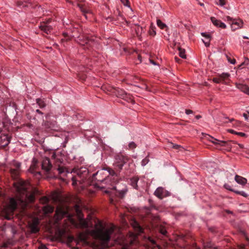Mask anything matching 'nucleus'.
I'll list each match as a JSON object with an SVG mask.
<instances>
[{"label":"nucleus","instance_id":"1","mask_svg":"<svg viewBox=\"0 0 249 249\" xmlns=\"http://www.w3.org/2000/svg\"><path fill=\"white\" fill-rule=\"evenodd\" d=\"M16 190L18 193V200L24 206L28 203H32L35 200V193L29 189V184L23 180H20L14 183Z\"/></svg>","mask_w":249,"mask_h":249},{"label":"nucleus","instance_id":"2","mask_svg":"<svg viewBox=\"0 0 249 249\" xmlns=\"http://www.w3.org/2000/svg\"><path fill=\"white\" fill-rule=\"evenodd\" d=\"M114 230V226L104 227L101 221L96 224L95 229L91 231L92 236L102 241L105 246H108L111 235Z\"/></svg>","mask_w":249,"mask_h":249},{"label":"nucleus","instance_id":"3","mask_svg":"<svg viewBox=\"0 0 249 249\" xmlns=\"http://www.w3.org/2000/svg\"><path fill=\"white\" fill-rule=\"evenodd\" d=\"M88 175V171L86 169L81 168L76 172V175H72L71 177L72 181V185L75 186L77 184V182L80 184L83 183L87 179Z\"/></svg>","mask_w":249,"mask_h":249},{"label":"nucleus","instance_id":"4","mask_svg":"<svg viewBox=\"0 0 249 249\" xmlns=\"http://www.w3.org/2000/svg\"><path fill=\"white\" fill-rule=\"evenodd\" d=\"M17 202L14 198H11L10 199L9 204L4 209V212L5 214V217L7 219H10L11 217L13 215L14 211L17 208Z\"/></svg>","mask_w":249,"mask_h":249},{"label":"nucleus","instance_id":"5","mask_svg":"<svg viewBox=\"0 0 249 249\" xmlns=\"http://www.w3.org/2000/svg\"><path fill=\"white\" fill-rule=\"evenodd\" d=\"M127 157L119 153L115 156V162L114 163V166L118 168L119 171H120L124 165L127 161Z\"/></svg>","mask_w":249,"mask_h":249},{"label":"nucleus","instance_id":"6","mask_svg":"<svg viewBox=\"0 0 249 249\" xmlns=\"http://www.w3.org/2000/svg\"><path fill=\"white\" fill-rule=\"evenodd\" d=\"M102 173V171L97 172L96 174H94L93 175V178L94 179L96 180L97 181L96 184L99 185V187L104 188L106 187V186H104L103 184L107 183L111 179L109 178H107L106 176L104 178H101L100 177V175H101Z\"/></svg>","mask_w":249,"mask_h":249},{"label":"nucleus","instance_id":"7","mask_svg":"<svg viewBox=\"0 0 249 249\" xmlns=\"http://www.w3.org/2000/svg\"><path fill=\"white\" fill-rule=\"evenodd\" d=\"M57 170L58 171V178L63 181H65V178L67 177L68 174L71 173V172H70L68 169L63 166L59 165Z\"/></svg>","mask_w":249,"mask_h":249},{"label":"nucleus","instance_id":"8","mask_svg":"<svg viewBox=\"0 0 249 249\" xmlns=\"http://www.w3.org/2000/svg\"><path fill=\"white\" fill-rule=\"evenodd\" d=\"M115 181L116 180L114 178H113V180L111 181V186L112 188L111 189L112 190V191H115V192L113 193L114 194L115 196L120 198H123L126 193L127 190L125 188H124L121 190H118L117 187L114 185Z\"/></svg>","mask_w":249,"mask_h":249},{"label":"nucleus","instance_id":"9","mask_svg":"<svg viewBox=\"0 0 249 249\" xmlns=\"http://www.w3.org/2000/svg\"><path fill=\"white\" fill-rule=\"evenodd\" d=\"M230 75V74L228 73H222L221 74H218L216 77H214L213 80L216 83H225L226 80L229 79Z\"/></svg>","mask_w":249,"mask_h":249},{"label":"nucleus","instance_id":"10","mask_svg":"<svg viewBox=\"0 0 249 249\" xmlns=\"http://www.w3.org/2000/svg\"><path fill=\"white\" fill-rule=\"evenodd\" d=\"M50 21V20H49L46 22H41L39 26V28L40 30L46 34H50L53 30V27L51 26L48 25Z\"/></svg>","mask_w":249,"mask_h":249},{"label":"nucleus","instance_id":"11","mask_svg":"<svg viewBox=\"0 0 249 249\" xmlns=\"http://www.w3.org/2000/svg\"><path fill=\"white\" fill-rule=\"evenodd\" d=\"M10 141V137L7 135L3 134L0 136V148H3L8 145Z\"/></svg>","mask_w":249,"mask_h":249},{"label":"nucleus","instance_id":"12","mask_svg":"<svg viewBox=\"0 0 249 249\" xmlns=\"http://www.w3.org/2000/svg\"><path fill=\"white\" fill-rule=\"evenodd\" d=\"M154 194L158 197L162 199L169 195V193L162 187L158 188L155 191Z\"/></svg>","mask_w":249,"mask_h":249},{"label":"nucleus","instance_id":"13","mask_svg":"<svg viewBox=\"0 0 249 249\" xmlns=\"http://www.w3.org/2000/svg\"><path fill=\"white\" fill-rule=\"evenodd\" d=\"M226 18L228 21L231 22V28L233 30H236L238 28H240L242 25L243 22L241 20H236L232 19L229 16H227Z\"/></svg>","mask_w":249,"mask_h":249},{"label":"nucleus","instance_id":"14","mask_svg":"<svg viewBox=\"0 0 249 249\" xmlns=\"http://www.w3.org/2000/svg\"><path fill=\"white\" fill-rule=\"evenodd\" d=\"M14 168H11L10 173L13 178L18 177L19 174V170L20 167V163L18 162H15L14 163Z\"/></svg>","mask_w":249,"mask_h":249},{"label":"nucleus","instance_id":"15","mask_svg":"<svg viewBox=\"0 0 249 249\" xmlns=\"http://www.w3.org/2000/svg\"><path fill=\"white\" fill-rule=\"evenodd\" d=\"M39 221L37 219H34L29 224V228L32 233H37L39 231L38 227Z\"/></svg>","mask_w":249,"mask_h":249},{"label":"nucleus","instance_id":"16","mask_svg":"<svg viewBox=\"0 0 249 249\" xmlns=\"http://www.w3.org/2000/svg\"><path fill=\"white\" fill-rule=\"evenodd\" d=\"M29 171L37 179L41 178V173L39 171H36V163H33L30 166Z\"/></svg>","mask_w":249,"mask_h":249},{"label":"nucleus","instance_id":"17","mask_svg":"<svg viewBox=\"0 0 249 249\" xmlns=\"http://www.w3.org/2000/svg\"><path fill=\"white\" fill-rule=\"evenodd\" d=\"M146 244L149 249H160V247L158 245L155 240L151 237H148Z\"/></svg>","mask_w":249,"mask_h":249},{"label":"nucleus","instance_id":"18","mask_svg":"<svg viewBox=\"0 0 249 249\" xmlns=\"http://www.w3.org/2000/svg\"><path fill=\"white\" fill-rule=\"evenodd\" d=\"M206 138L215 144H219L221 146H225L227 144V142L219 141L209 135H207L206 136Z\"/></svg>","mask_w":249,"mask_h":249},{"label":"nucleus","instance_id":"19","mask_svg":"<svg viewBox=\"0 0 249 249\" xmlns=\"http://www.w3.org/2000/svg\"><path fill=\"white\" fill-rule=\"evenodd\" d=\"M52 167V164L49 158H45L42 163V168L47 172L49 171Z\"/></svg>","mask_w":249,"mask_h":249},{"label":"nucleus","instance_id":"20","mask_svg":"<svg viewBox=\"0 0 249 249\" xmlns=\"http://www.w3.org/2000/svg\"><path fill=\"white\" fill-rule=\"evenodd\" d=\"M211 19L213 25H215V26L220 27L222 29L226 28V25H225V24L222 22L220 20L217 19L214 17H211Z\"/></svg>","mask_w":249,"mask_h":249},{"label":"nucleus","instance_id":"21","mask_svg":"<svg viewBox=\"0 0 249 249\" xmlns=\"http://www.w3.org/2000/svg\"><path fill=\"white\" fill-rule=\"evenodd\" d=\"M55 122H50L48 120H43V125L46 128L55 129Z\"/></svg>","mask_w":249,"mask_h":249},{"label":"nucleus","instance_id":"22","mask_svg":"<svg viewBox=\"0 0 249 249\" xmlns=\"http://www.w3.org/2000/svg\"><path fill=\"white\" fill-rule=\"evenodd\" d=\"M236 87L242 91L249 95V87L247 85L242 84H236Z\"/></svg>","mask_w":249,"mask_h":249},{"label":"nucleus","instance_id":"23","mask_svg":"<svg viewBox=\"0 0 249 249\" xmlns=\"http://www.w3.org/2000/svg\"><path fill=\"white\" fill-rule=\"evenodd\" d=\"M66 214V212L60 208L57 209L55 211V215L58 219H62Z\"/></svg>","mask_w":249,"mask_h":249},{"label":"nucleus","instance_id":"24","mask_svg":"<svg viewBox=\"0 0 249 249\" xmlns=\"http://www.w3.org/2000/svg\"><path fill=\"white\" fill-rule=\"evenodd\" d=\"M235 180L241 185H245L247 183V179L246 178L237 175L235 177Z\"/></svg>","mask_w":249,"mask_h":249},{"label":"nucleus","instance_id":"25","mask_svg":"<svg viewBox=\"0 0 249 249\" xmlns=\"http://www.w3.org/2000/svg\"><path fill=\"white\" fill-rule=\"evenodd\" d=\"M78 6L80 9L81 11L85 15L86 18H87L86 14L90 12V10L87 8V5H86L85 4L79 3Z\"/></svg>","mask_w":249,"mask_h":249},{"label":"nucleus","instance_id":"26","mask_svg":"<svg viewBox=\"0 0 249 249\" xmlns=\"http://www.w3.org/2000/svg\"><path fill=\"white\" fill-rule=\"evenodd\" d=\"M114 93L118 97L122 99L124 97V96H125V95L126 92L123 89L118 88L115 89Z\"/></svg>","mask_w":249,"mask_h":249},{"label":"nucleus","instance_id":"27","mask_svg":"<svg viewBox=\"0 0 249 249\" xmlns=\"http://www.w3.org/2000/svg\"><path fill=\"white\" fill-rule=\"evenodd\" d=\"M139 179V178L137 177H133L130 179V184L134 189H138L137 183Z\"/></svg>","mask_w":249,"mask_h":249},{"label":"nucleus","instance_id":"28","mask_svg":"<svg viewBox=\"0 0 249 249\" xmlns=\"http://www.w3.org/2000/svg\"><path fill=\"white\" fill-rule=\"evenodd\" d=\"M157 24L159 27H160L161 29H165L166 30L168 29L167 26L165 24L163 23L160 19H157Z\"/></svg>","mask_w":249,"mask_h":249},{"label":"nucleus","instance_id":"29","mask_svg":"<svg viewBox=\"0 0 249 249\" xmlns=\"http://www.w3.org/2000/svg\"><path fill=\"white\" fill-rule=\"evenodd\" d=\"M54 208L52 206L47 205L44 207V211L45 213H51L53 212Z\"/></svg>","mask_w":249,"mask_h":249},{"label":"nucleus","instance_id":"30","mask_svg":"<svg viewBox=\"0 0 249 249\" xmlns=\"http://www.w3.org/2000/svg\"><path fill=\"white\" fill-rule=\"evenodd\" d=\"M36 102L37 105L39 106L40 108H42L46 107V104L44 102V101L40 98H37L36 99Z\"/></svg>","mask_w":249,"mask_h":249},{"label":"nucleus","instance_id":"31","mask_svg":"<svg viewBox=\"0 0 249 249\" xmlns=\"http://www.w3.org/2000/svg\"><path fill=\"white\" fill-rule=\"evenodd\" d=\"M125 96H124V97L122 98L123 99L129 103L134 102L133 99H132V96L130 94L125 93Z\"/></svg>","mask_w":249,"mask_h":249},{"label":"nucleus","instance_id":"32","mask_svg":"<svg viewBox=\"0 0 249 249\" xmlns=\"http://www.w3.org/2000/svg\"><path fill=\"white\" fill-rule=\"evenodd\" d=\"M178 50L179 51V55L180 57H181L182 58H186V55H185V51L184 49H183L179 47H178Z\"/></svg>","mask_w":249,"mask_h":249},{"label":"nucleus","instance_id":"33","mask_svg":"<svg viewBox=\"0 0 249 249\" xmlns=\"http://www.w3.org/2000/svg\"><path fill=\"white\" fill-rule=\"evenodd\" d=\"M80 223L81 227L83 228H88L89 227L88 222L84 219L80 221Z\"/></svg>","mask_w":249,"mask_h":249},{"label":"nucleus","instance_id":"34","mask_svg":"<svg viewBox=\"0 0 249 249\" xmlns=\"http://www.w3.org/2000/svg\"><path fill=\"white\" fill-rule=\"evenodd\" d=\"M49 201V198L47 196H43L40 199V202L43 204L48 203Z\"/></svg>","mask_w":249,"mask_h":249},{"label":"nucleus","instance_id":"35","mask_svg":"<svg viewBox=\"0 0 249 249\" xmlns=\"http://www.w3.org/2000/svg\"><path fill=\"white\" fill-rule=\"evenodd\" d=\"M134 228L136 229V230L138 231L139 232H142L143 231L142 228L139 225V224L136 222L134 221Z\"/></svg>","mask_w":249,"mask_h":249},{"label":"nucleus","instance_id":"36","mask_svg":"<svg viewBox=\"0 0 249 249\" xmlns=\"http://www.w3.org/2000/svg\"><path fill=\"white\" fill-rule=\"evenodd\" d=\"M90 42H92V40L91 39H89L88 38H86L83 42H81L80 44L82 45H85V44H87V47H88L89 46H90Z\"/></svg>","mask_w":249,"mask_h":249},{"label":"nucleus","instance_id":"37","mask_svg":"<svg viewBox=\"0 0 249 249\" xmlns=\"http://www.w3.org/2000/svg\"><path fill=\"white\" fill-rule=\"evenodd\" d=\"M230 121L232 123V124L234 126L236 127L240 125V122L234 120L233 119L230 120Z\"/></svg>","mask_w":249,"mask_h":249},{"label":"nucleus","instance_id":"38","mask_svg":"<svg viewBox=\"0 0 249 249\" xmlns=\"http://www.w3.org/2000/svg\"><path fill=\"white\" fill-rule=\"evenodd\" d=\"M108 172L109 173V174L112 177H113V176H117V174L116 173V172L114 171V170L111 169V168H108Z\"/></svg>","mask_w":249,"mask_h":249},{"label":"nucleus","instance_id":"39","mask_svg":"<svg viewBox=\"0 0 249 249\" xmlns=\"http://www.w3.org/2000/svg\"><path fill=\"white\" fill-rule=\"evenodd\" d=\"M149 161V160L148 158V157L145 158L142 161V166H145V165H146L148 163Z\"/></svg>","mask_w":249,"mask_h":249},{"label":"nucleus","instance_id":"40","mask_svg":"<svg viewBox=\"0 0 249 249\" xmlns=\"http://www.w3.org/2000/svg\"><path fill=\"white\" fill-rule=\"evenodd\" d=\"M129 149H134L136 147V144L134 142H131L128 144Z\"/></svg>","mask_w":249,"mask_h":249},{"label":"nucleus","instance_id":"41","mask_svg":"<svg viewBox=\"0 0 249 249\" xmlns=\"http://www.w3.org/2000/svg\"><path fill=\"white\" fill-rule=\"evenodd\" d=\"M227 60L229 62H230L231 64H234L236 62V60L235 59H231L230 57H229L228 56H227Z\"/></svg>","mask_w":249,"mask_h":249},{"label":"nucleus","instance_id":"42","mask_svg":"<svg viewBox=\"0 0 249 249\" xmlns=\"http://www.w3.org/2000/svg\"><path fill=\"white\" fill-rule=\"evenodd\" d=\"M160 231L162 234L164 235H166L167 234V231L164 228H161L160 230Z\"/></svg>","mask_w":249,"mask_h":249},{"label":"nucleus","instance_id":"43","mask_svg":"<svg viewBox=\"0 0 249 249\" xmlns=\"http://www.w3.org/2000/svg\"><path fill=\"white\" fill-rule=\"evenodd\" d=\"M121 1L124 6H129L128 0H121Z\"/></svg>","mask_w":249,"mask_h":249},{"label":"nucleus","instance_id":"44","mask_svg":"<svg viewBox=\"0 0 249 249\" xmlns=\"http://www.w3.org/2000/svg\"><path fill=\"white\" fill-rule=\"evenodd\" d=\"M217 3L221 6H223L225 4V0H218Z\"/></svg>","mask_w":249,"mask_h":249},{"label":"nucleus","instance_id":"45","mask_svg":"<svg viewBox=\"0 0 249 249\" xmlns=\"http://www.w3.org/2000/svg\"><path fill=\"white\" fill-rule=\"evenodd\" d=\"M237 135L243 137H246V134L243 132H238Z\"/></svg>","mask_w":249,"mask_h":249},{"label":"nucleus","instance_id":"46","mask_svg":"<svg viewBox=\"0 0 249 249\" xmlns=\"http://www.w3.org/2000/svg\"><path fill=\"white\" fill-rule=\"evenodd\" d=\"M173 148L176 149H178L180 148V146L178 144H173Z\"/></svg>","mask_w":249,"mask_h":249},{"label":"nucleus","instance_id":"47","mask_svg":"<svg viewBox=\"0 0 249 249\" xmlns=\"http://www.w3.org/2000/svg\"><path fill=\"white\" fill-rule=\"evenodd\" d=\"M228 131H229L230 133H231V134H236V135H237V133H238V132H236V131H234V130H232V129H229V130H228Z\"/></svg>","mask_w":249,"mask_h":249},{"label":"nucleus","instance_id":"48","mask_svg":"<svg viewBox=\"0 0 249 249\" xmlns=\"http://www.w3.org/2000/svg\"><path fill=\"white\" fill-rule=\"evenodd\" d=\"M228 131H229L230 133H231V134H236V135H237V133H238V132H236V131H234V130H232V129H229V130H228Z\"/></svg>","mask_w":249,"mask_h":249},{"label":"nucleus","instance_id":"49","mask_svg":"<svg viewBox=\"0 0 249 249\" xmlns=\"http://www.w3.org/2000/svg\"><path fill=\"white\" fill-rule=\"evenodd\" d=\"M228 131H229L230 133H231V134H236V135H237V133H238V132H236V131H234V130H232V129H229V130H228Z\"/></svg>","mask_w":249,"mask_h":249},{"label":"nucleus","instance_id":"50","mask_svg":"<svg viewBox=\"0 0 249 249\" xmlns=\"http://www.w3.org/2000/svg\"><path fill=\"white\" fill-rule=\"evenodd\" d=\"M239 193H240V195L244 197H247V196H248V195L243 191H241V192Z\"/></svg>","mask_w":249,"mask_h":249},{"label":"nucleus","instance_id":"51","mask_svg":"<svg viewBox=\"0 0 249 249\" xmlns=\"http://www.w3.org/2000/svg\"><path fill=\"white\" fill-rule=\"evenodd\" d=\"M17 5L19 6H23V7L25 6V5L23 4V2L22 1H18L17 2Z\"/></svg>","mask_w":249,"mask_h":249},{"label":"nucleus","instance_id":"52","mask_svg":"<svg viewBox=\"0 0 249 249\" xmlns=\"http://www.w3.org/2000/svg\"><path fill=\"white\" fill-rule=\"evenodd\" d=\"M193 111L192 110H190V109H186L185 110V113L187 114H190L191 113H193Z\"/></svg>","mask_w":249,"mask_h":249},{"label":"nucleus","instance_id":"53","mask_svg":"<svg viewBox=\"0 0 249 249\" xmlns=\"http://www.w3.org/2000/svg\"><path fill=\"white\" fill-rule=\"evenodd\" d=\"M201 35L203 36H205V37H206L207 38H210V36L208 35H206L205 33H201Z\"/></svg>","mask_w":249,"mask_h":249},{"label":"nucleus","instance_id":"54","mask_svg":"<svg viewBox=\"0 0 249 249\" xmlns=\"http://www.w3.org/2000/svg\"><path fill=\"white\" fill-rule=\"evenodd\" d=\"M149 34H150V35L151 36H155L156 35V32L154 30L153 31H149Z\"/></svg>","mask_w":249,"mask_h":249},{"label":"nucleus","instance_id":"55","mask_svg":"<svg viewBox=\"0 0 249 249\" xmlns=\"http://www.w3.org/2000/svg\"><path fill=\"white\" fill-rule=\"evenodd\" d=\"M79 78L82 80V81H85L86 80V76L85 75H82L81 76H79Z\"/></svg>","mask_w":249,"mask_h":249},{"label":"nucleus","instance_id":"56","mask_svg":"<svg viewBox=\"0 0 249 249\" xmlns=\"http://www.w3.org/2000/svg\"><path fill=\"white\" fill-rule=\"evenodd\" d=\"M39 249H48L45 245H41L39 248Z\"/></svg>","mask_w":249,"mask_h":249},{"label":"nucleus","instance_id":"57","mask_svg":"<svg viewBox=\"0 0 249 249\" xmlns=\"http://www.w3.org/2000/svg\"><path fill=\"white\" fill-rule=\"evenodd\" d=\"M36 111L39 114L43 115V112L39 109H36Z\"/></svg>","mask_w":249,"mask_h":249},{"label":"nucleus","instance_id":"58","mask_svg":"<svg viewBox=\"0 0 249 249\" xmlns=\"http://www.w3.org/2000/svg\"><path fill=\"white\" fill-rule=\"evenodd\" d=\"M231 191L235 192L237 194L240 195L239 193H241V191H234L233 190L230 189Z\"/></svg>","mask_w":249,"mask_h":249},{"label":"nucleus","instance_id":"59","mask_svg":"<svg viewBox=\"0 0 249 249\" xmlns=\"http://www.w3.org/2000/svg\"><path fill=\"white\" fill-rule=\"evenodd\" d=\"M175 60H176V61L177 62H178V63H180V60L177 57H176H176H175Z\"/></svg>","mask_w":249,"mask_h":249},{"label":"nucleus","instance_id":"60","mask_svg":"<svg viewBox=\"0 0 249 249\" xmlns=\"http://www.w3.org/2000/svg\"><path fill=\"white\" fill-rule=\"evenodd\" d=\"M210 246H209V245H204V249H206L207 248H210Z\"/></svg>","mask_w":249,"mask_h":249},{"label":"nucleus","instance_id":"61","mask_svg":"<svg viewBox=\"0 0 249 249\" xmlns=\"http://www.w3.org/2000/svg\"><path fill=\"white\" fill-rule=\"evenodd\" d=\"M196 118L197 119H199V118H201V116H200V115H196Z\"/></svg>","mask_w":249,"mask_h":249},{"label":"nucleus","instance_id":"62","mask_svg":"<svg viewBox=\"0 0 249 249\" xmlns=\"http://www.w3.org/2000/svg\"><path fill=\"white\" fill-rule=\"evenodd\" d=\"M150 62L151 63H152L154 65H156L155 62L153 60H150Z\"/></svg>","mask_w":249,"mask_h":249},{"label":"nucleus","instance_id":"63","mask_svg":"<svg viewBox=\"0 0 249 249\" xmlns=\"http://www.w3.org/2000/svg\"><path fill=\"white\" fill-rule=\"evenodd\" d=\"M141 29L142 30V27H139V26H138V29H137V30H138V31H139V29Z\"/></svg>","mask_w":249,"mask_h":249},{"label":"nucleus","instance_id":"64","mask_svg":"<svg viewBox=\"0 0 249 249\" xmlns=\"http://www.w3.org/2000/svg\"><path fill=\"white\" fill-rule=\"evenodd\" d=\"M239 146L241 147V148H243V145L241 144H238Z\"/></svg>","mask_w":249,"mask_h":249}]
</instances>
